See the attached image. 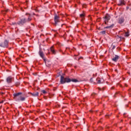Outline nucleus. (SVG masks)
Returning a JSON list of instances; mask_svg holds the SVG:
<instances>
[{"label":"nucleus","instance_id":"24","mask_svg":"<svg viewBox=\"0 0 131 131\" xmlns=\"http://www.w3.org/2000/svg\"><path fill=\"white\" fill-rule=\"evenodd\" d=\"M105 116H106V117H109V116H110V115H106Z\"/></svg>","mask_w":131,"mask_h":131},{"label":"nucleus","instance_id":"12","mask_svg":"<svg viewBox=\"0 0 131 131\" xmlns=\"http://www.w3.org/2000/svg\"><path fill=\"white\" fill-rule=\"evenodd\" d=\"M12 77H7L6 79V81L7 83H11V82H12Z\"/></svg>","mask_w":131,"mask_h":131},{"label":"nucleus","instance_id":"4","mask_svg":"<svg viewBox=\"0 0 131 131\" xmlns=\"http://www.w3.org/2000/svg\"><path fill=\"white\" fill-rule=\"evenodd\" d=\"M54 24L55 26H58L59 24L58 23H60V16H59L57 14L54 15Z\"/></svg>","mask_w":131,"mask_h":131},{"label":"nucleus","instance_id":"27","mask_svg":"<svg viewBox=\"0 0 131 131\" xmlns=\"http://www.w3.org/2000/svg\"><path fill=\"white\" fill-rule=\"evenodd\" d=\"M128 9H129L128 7H126V10H128Z\"/></svg>","mask_w":131,"mask_h":131},{"label":"nucleus","instance_id":"3","mask_svg":"<svg viewBox=\"0 0 131 131\" xmlns=\"http://www.w3.org/2000/svg\"><path fill=\"white\" fill-rule=\"evenodd\" d=\"M22 94L23 93L21 92L14 93L13 95V96L14 97L13 98L17 102H20V101H21V102H23V101H25V100H26V98H25L22 96H20V95H22Z\"/></svg>","mask_w":131,"mask_h":131},{"label":"nucleus","instance_id":"10","mask_svg":"<svg viewBox=\"0 0 131 131\" xmlns=\"http://www.w3.org/2000/svg\"><path fill=\"white\" fill-rule=\"evenodd\" d=\"M50 51L53 55H56V54L57 53V52L56 51V50H55V48H54V46H52L50 48Z\"/></svg>","mask_w":131,"mask_h":131},{"label":"nucleus","instance_id":"9","mask_svg":"<svg viewBox=\"0 0 131 131\" xmlns=\"http://www.w3.org/2000/svg\"><path fill=\"white\" fill-rule=\"evenodd\" d=\"M124 21H125V19H124V17H120L118 19V23L119 24H122L123 23H124Z\"/></svg>","mask_w":131,"mask_h":131},{"label":"nucleus","instance_id":"17","mask_svg":"<svg viewBox=\"0 0 131 131\" xmlns=\"http://www.w3.org/2000/svg\"><path fill=\"white\" fill-rule=\"evenodd\" d=\"M100 34H106V31H103L100 32Z\"/></svg>","mask_w":131,"mask_h":131},{"label":"nucleus","instance_id":"30","mask_svg":"<svg viewBox=\"0 0 131 131\" xmlns=\"http://www.w3.org/2000/svg\"><path fill=\"white\" fill-rule=\"evenodd\" d=\"M4 93H2V95H4Z\"/></svg>","mask_w":131,"mask_h":131},{"label":"nucleus","instance_id":"32","mask_svg":"<svg viewBox=\"0 0 131 131\" xmlns=\"http://www.w3.org/2000/svg\"><path fill=\"white\" fill-rule=\"evenodd\" d=\"M120 32H121V31H120Z\"/></svg>","mask_w":131,"mask_h":131},{"label":"nucleus","instance_id":"29","mask_svg":"<svg viewBox=\"0 0 131 131\" xmlns=\"http://www.w3.org/2000/svg\"><path fill=\"white\" fill-rule=\"evenodd\" d=\"M114 89V88L113 87V88H112V90H113Z\"/></svg>","mask_w":131,"mask_h":131},{"label":"nucleus","instance_id":"19","mask_svg":"<svg viewBox=\"0 0 131 131\" xmlns=\"http://www.w3.org/2000/svg\"><path fill=\"white\" fill-rule=\"evenodd\" d=\"M41 92L44 94L45 95H46V94H47V91H46L45 90H42Z\"/></svg>","mask_w":131,"mask_h":131},{"label":"nucleus","instance_id":"8","mask_svg":"<svg viewBox=\"0 0 131 131\" xmlns=\"http://www.w3.org/2000/svg\"><path fill=\"white\" fill-rule=\"evenodd\" d=\"M110 15L109 14H106V15L104 16V23L105 24H107V22L110 20Z\"/></svg>","mask_w":131,"mask_h":131},{"label":"nucleus","instance_id":"11","mask_svg":"<svg viewBox=\"0 0 131 131\" xmlns=\"http://www.w3.org/2000/svg\"><path fill=\"white\" fill-rule=\"evenodd\" d=\"M124 5H125V4L124 3V0H119V1L118 6H124Z\"/></svg>","mask_w":131,"mask_h":131},{"label":"nucleus","instance_id":"16","mask_svg":"<svg viewBox=\"0 0 131 131\" xmlns=\"http://www.w3.org/2000/svg\"><path fill=\"white\" fill-rule=\"evenodd\" d=\"M125 36H126V37H128V36H129V34L128 32H126L125 33Z\"/></svg>","mask_w":131,"mask_h":131},{"label":"nucleus","instance_id":"21","mask_svg":"<svg viewBox=\"0 0 131 131\" xmlns=\"http://www.w3.org/2000/svg\"><path fill=\"white\" fill-rule=\"evenodd\" d=\"M11 25H17V23H16L15 22L11 23Z\"/></svg>","mask_w":131,"mask_h":131},{"label":"nucleus","instance_id":"6","mask_svg":"<svg viewBox=\"0 0 131 131\" xmlns=\"http://www.w3.org/2000/svg\"><path fill=\"white\" fill-rule=\"evenodd\" d=\"M39 55L40 57H41V58H42V59H43L44 62L45 63H46L47 59H46V58H45V54H43V52L40 50L39 52Z\"/></svg>","mask_w":131,"mask_h":131},{"label":"nucleus","instance_id":"13","mask_svg":"<svg viewBox=\"0 0 131 131\" xmlns=\"http://www.w3.org/2000/svg\"><path fill=\"white\" fill-rule=\"evenodd\" d=\"M31 95L33 96V97H38L39 93L38 92H35L31 93Z\"/></svg>","mask_w":131,"mask_h":131},{"label":"nucleus","instance_id":"7","mask_svg":"<svg viewBox=\"0 0 131 131\" xmlns=\"http://www.w3.org/2000/svg\"><path fill=\"white\" fill-rule=\"evenodd\" d=\"M119 58H120L119 56L117 55H115L113 56V58H112V60L114 62H117V61L119 60Z\"/></svg>","mask_w":131,"mask_h":131},{"label":"nucleus","instance_id":"28","mask_svg":"<svg viewBox=\"0 0 131 131\" xmlns=\"http://www.w3.org/2000/svg\"><path fill=\"white\" fill-rule=\"evenodd\" d=\"M8 11H9V10H8V9H7V10H5V12H8Z\"/></svg>","mask_w":131,"mask_h":131},{"label":"nucleus","instance_id":"15","mask_svg":"<svg viewBox=\"0 0 131 131\" xmlns=\"http://www.w3.org/2000/svg\"><path fill=\"white\" fill-rule=\"evenodd\" d=\"M96 81L97 82V83H99V84L102 83V82H101V79H100V78H97L96 79Z\"/></svg>","mask_w":131,"mask_h":131},{"label":"nucleus","instance_id":"23","mask_svg":"<svg viewBox=\"0 0 131 131\" xmlns=\"http://www.w3.org/2000/svg\"><path fill=\"white\" fill-rule=\"evenodd\" d=\"M33 75H34L35 76H36V75H37V73H33Z\"/></svg>","mask_w":131,"mask_h":131},{"label":"nucleus","instance_id":"14","mask_svg":"<svg viewBox=\"0 0 131 131\" xmlns=\"http://www.w3.org/2000/svg\"><path fill=\"white\" fill-rule=\"evenodd\" d=\"M114 27V24H113L111 26H108L104 27V28L105 29H108L109 28H113Z\"/></svg>","mask_w":131,"mask_h":131},{"label":"nucleus","instance_id":"18","mask_svg":"<svg viewBox=\"0 0 131 131\" xmlns=\"http://www.w3.org/2000/svg\"><path fill=\"white\" fill-rule=\"evenodd\" d=\"M80 17L81 18H83L84 17V14L82 13V14H80Z\"/></svg>","mask_w":131,"mask_h":131},{"label":"nucleus","instance_id":"26","mask_svg":"<svg viewBox=\"0 0 131 131\" xmlns=\"http://www.w3.org/2000/svg\"><path fill=\"white\" fill-rule=\"evenodd\" d=\"M115 71L116 72H117L118 71L117 70V69H116V70H115Z\"/></svg>","mask_w":131,"mask_h":131},{"label":"nucleus","instance_id":"25","mask_svg":"<svg viewBox=\"0 0 131 131\" xmlns=\"http://www.w3.org/2000/svg\"><path fill=\"white\" fill-rule=\"evenodd\" d=\"M35 10L36 11V12H38V10L37 9H35Z\"/></svg>","mask_w":131,"mask_h":131},{"label":"nucleus","instance_id":"5","mask_svg":"<svg viewBox=\"0 0 131 131\" xmlns=\"http://www.w3.org/2000/svg\"><path fill=\"white\" fill-rule=\"evenodd\" d=\"M9 46V41L5 40L4 42L0 43V47L2 48H8Z\"/></svg>","mask_w":131,"mask_h":131},{"label":"nucleus","instance_id":"31","mask_svg":"<svg viewBox=\"0 0 131 131\" xmlns=\"http://www.w3.org/2000/svg\"><path fill=\"white\" fill-rule=\"evenodd\" d=\"M124 115H125V113H124Z\"/></svg>","mask_w":131,"mask_h":131},{"label":"nucleus","instance_id":"22","mask_svg":"<svg viewBox=\"0 0 131 131\" xmlns=\"http://www.w3.org/2000/svg\"><path fill=\"white\" fill-rule=\"evenodd\" d=\"M97 95V93H93L92 94V96H93V97H95V95Z\"/></svg>","mask_w":131,"mask_h":131},{"label":"nucleus","instance_id":"2","mask_svg":"<svg viewBox=\"0 0 131 131\" xmlns=\"http://www.w3.org/2000/svg\"><path fill=\"white\" fill-rule=\"evenodd\" d=\"M78 82V80L76 79H71L69 78H65L63 76H61L60 77V82L61 84H64V83H69V82Z\"/></svg>","mask_w":131,"mask_h":131},{"label":"nucleus","instance_id":"33","mask_svg":"<svg viewBox=\"0 0 131 131\" xmlns=\"http://www.w3.org/2000/svg\"><path fill=\"white\" fill-rule=\"evenodd\" d=\"M120 38H121V37H120Z\"/></svg>","mask_w":131,"mask_h":131},{"label":"nucleus","instance_id":"20","mask_svg":"<svg viewBox=\"0 0 131 131\" xmlns=\"http://www.w3.org/2000/svg\"><path fill=\"white\" fill-rule=\"evenodd\" d=\"M112 50H114V49H115V48H116V47L115 46V45H112Z\"/></svg>","mask_w":131,"mask_h":131},{"label":"nucleus","instance_id":"1","mask_svg":"<svg viewBox=\"0 0 131 131\" xmlns=\"http://www.w3.org/2000/svg\"><path fill=\"white\" fill-rule=\"evenodd\" d=\"M26 15L27 16L28 15V18H21L19 21L17 22V24L18 25H19V26H23V25H24L25 23H28V22H30V21L32 20V18H31V14L29 13H26Z\"/></svg>","mask_w":131,"mask_h":131}]
</instances>
